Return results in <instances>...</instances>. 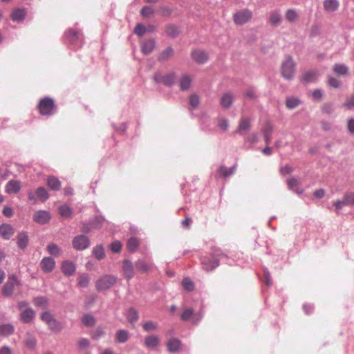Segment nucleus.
<instances>
[{"mask_svg": "<svg viewBox=\"0 0 354 354\" xmlns=\"http://www.w3.org/2000/svg\"><path fill=\"white\" fill-rule=\"evenodd\" d=\"M33 221L39 225H45L51 219V215L46 210H37L32 216Z\"/></svg>", "mask_w": 354, "mask_h": 354, "instance_id": "12", "label": "nucleus"}, {"mask_svg": "<svg viewBox=\"0 0 354 354\" xmlns=\"http://www.w3.org/2000/svg\"><path fill=\"white\" fill-rule=\"evenodd\" d=\"M28 243V236L26 232H21L17 235V246L21 249H24Z\"/></svg>", "mask_w": 354, "mask_h": 354, "instance_id": "27", "label": "nucleus"}, {"mask_svg": "<svg viewBox=\"0 0 354 354\" xmlns=\"http://www.w3.org/2000/svg\"><path fill=\"white\" fill-rule=\"evenodd\" d=\"M38 109L41 115L49 116L55 113L56 106L53 99L46 97L40 100Z\"/></svg>", "mask_w": 354, "mask_h": 354, "instance_id": "2", "label": "nucleus"}, {"mask_svg": "<svg viewBox=\"0 0 354 354\" xmlns=\"http://www.w3.org/2000/svg\"><path fill=\"white\" fill-rule=\"evenodd\" d=\"M15 331V327L10 324H4L0 325V336H8Z\"/></svg>", "mask_w": 354, "mask_h": 354, "instance_id": "31", "label": "nucleus"}, {"mask_svg": "<svg viewBox=\"0 0 354 354\" xmlns=\"http://www.w3.org/2000/svg\"><path fill=\"white\" fill-rule=\"evenodd\" d=\"M333 205L335 207L337 214L339 213V211L344 206L353 207L354 206V192H346L344 193L342 199L336 200L333 202Z\"/></svg>", "mask_w": 354, "mask_h": 354, "instance_id": "5", "label": "nucleus"}, {"mask_svg": "<svg viewBox=\"0 0 354 354\" xmlns=\"http://www.w3.org/2000/svg\"><path fill=\"white\" fill-rule=\"evenodd\" d=\"M40 267L44 272L50 273L55 268V261L51 257H44L40 262Z\"/></svg>", "mask_w": 354, "mask_h": 354, "instance_id": "14", "label": "nucleus"}, {"mask_svg": "<svg viewBox=\"0 0 354 354\" xmlns=\"http://www.w3.org/2000/svg\"><path fill=\"white\" fill-rule=\"evenodd\" d=\"M138 246V241L136 238L131 237L129 239V241L127 242V248L130 252H133L136 251Z\"/></svg>", "mask_w": 354, "mask_h": 354, "instance_id": "51", "label": "nucleus"}, {"mask_svg": "<svg viewBox=\"0 0 354 354\" xmlns=\"http://www.w3.org/2000/svg\"><path fill=\"white\" fill-rule=\"evenodd\" d=\"M19 285V281L15 274L8 277L6 283L4 285L2 292L4 296L8 297L12 295L13 290L16 286Z\"/></svg>", "mask_w": 354, "mask_h": 354, "instance_id": "10", "label": "nucleus"}, {"mask_svg": "<svg viewBox=\"0 0 354 354\" xmlns=\"http://www.w3.org/2000/svg\"><path fill=\"white\" fill-rule=\"evenodd\" d=\"M155 47V41L153 39H149L144 41L141 46V50L142 53L148 55L151 53Z\"/></svg>", "mask_w": 354, "mask_h": 354, "instance_id": "30", "label": "nucleus"}, {"mask_svg": "<svg viewBox=\"0 0 354 354\" xmlns=\"http://www.w3.org/2000/svg\"><path fill=\"white\" fill-rule=\"evenodd\" d=\"M165 32L167 35L171 37H176L179 33L178 27L174 24L167 25L165 28Z\"/></svg>", "mask_w": 354, "mask_h": 354, "instance_id": "42", "label": "nucleus"}, {"mask_svg": "<svg viewBox=\"0 0 354 354\" xmlns=\"http://www.w3.org/2000/svg\"><path fill=\"white\" fill-rule=\"evenodd\" d=\"M203 317V313L199 311L197 313H194V310L192 308L184 307L183 313L181 314V319L185 322H190L192 324H198Z\"/></svg>", "mask_w": 354, "mask_h": 354, "instance_id": "4", "label": "nucleus"}, {"mask_svg": "<svg viewBox=\"0 0 354 354\" xmlns=\"http://www.w3.org/2000/svg\"><path fill=\"white\" fill-rule=\"evenodd\" d=\"M143 328L145 331L149 332L158 328V324L152 321H148L143 324Z\"/></svg>", "mask_w": 354, "mask_h": 354, "instance_id": "55", "label": "nucleus"}, {"mask_svg": "<svg viewBox=\"0 0 354 354\" xmlns=\"http://www.w3.org/2000/svg\"><path fill=\"white\" fill-rule=\"evenodd\" d=\"M93 254L97 259H102L104 257V248L101 245L95 246L93 249Z\"/></svg>", "mask_w": 354, "mask_h": 354, "instance_id": "45", "label": "nucleus"}, {"mask_svg": "<svg viewBox=\"0 0 354 354\" xmlns=\"http://www.w3.org/2000/svg\"><path fill=\"white\" fill-rule=\"evenodd\" d=\"M48 253L53 256L57 257L60 253V248L55 243H50L46 248Z\"/></svg>", "mask_w": 354, "mask_h": 354, "instance_id": "47", "label": "nucleus"}, {"mask_svg": "<svg viewBox=\"0 0 354 354\" xmlns=\"http://www.w3.org/2000/svg\"><path fill=\"white\" fill-rule=\"evenodd\" d=\"M35 313L31 308H26L21 313V319L24 323L28 324L35 318Z\"/></svg>", "mask_w": 354, "mask_h": 354, "instance_id": "20", "label": "nucleus"}, {"mask_svg": "<svg viewBox=\"0 0 354 354\" xmlns=\"http://www.w3.org/2000/svg\"><path fill=\"white\" fill-rule=\"evenodd\" d=\"M147 28L144 25L141 24H138L134 28V33L138 36H142L145 33L147 32Z\"/></svg>", "mask_w": 354, "mask_h": 354, "instance_id": "60", "label": "nucleus"}, {"mask_svg": "<svg viewBox=\"0 0 354 354\" xmlns=\"http://www.w3.org/2000/svg\"><path fill=\"white\" fill-rule=\"evenodd\" d=\"M250 120L247 118H243L240 120L238 129L236 133L242 134L243 131L250 130Z\"/></svg>", "mask_w": 354, "mask_h": 354, "instance_id": "35", "label": "nucleus"}, {"mask_svg": "<svg viewBox=\"0 0 354 354\" xmlns=\"http://www.w3.org/2000/svg\"><path fill=\"white\" fill-rule=\"evenodd\" d=\"M328 84L333 88H339L340 86V82L335 77H328Z\"/></svg>", "mask_w": 354, "mask_h": 354, "instance_id": "62", "label": "nucleus"}, {"mask_svg": "<svg viewBox=\"0 0 354 354\" xmlns=\"http://www.w3.org/2000/svg\"><path fill=\"white\" fill-rule=\"evenodd\" d=\"M59 212L63 217H69L72 213V209L67 205H62L59 208Z\"/></svg>", "mask_w": 354, "mask_h": 354, "instance_id": "48", "label": "nucleus"}, {"mask_svg": "<svg viewBox=\"0 0 354 354\" xmlns=\"http://www.w3.org/2000/svg\"><path fill=\"white\" fill-rule=\"evenodd\" d=\"M129 333L126 330H118L115 334V338L119 343H125L129 339Z\"/></svg>", "mask_w": 354, "mask_h": 354, "instance_id": "38", "label": "nucleus"}, {"mask_svg": "<svg viewBox=\"0 0 354 354\" xmlns=\"http://www.w3.org/2000/svg\"><path fill=\"white\" fill-rule=\"evenodd\" d=\"M299 104V100L297 98L291 97L286 100V106L289 109H294Z\"/></svg>", "mask_w": 354, "mask_h": 354, "instance_id": "61", "label": "nucleus"}, {"mask_svg": "<svg viewBox=\"0 0 354 354\" xmlns=\"http://www.w3.org/2000/svg\"><path fill=\"white\" fill-rule=\"evenodd\" d=\"M192 57L197 63L203 64L207 61L209 56L205 51L196 49L192 51Z\"/></svg>", "mask_w": 354, "mask_h": 354, "instance_id": "17", "label": "nucleus"}, {"mask_svg": "<svg viewBox=\"0 0 354 354\" xmlns=\"http://www.w3.org/2000/svg\"><path fill=\"white\" fill-rule=\"evenodd\" d=\"M34 304L36 306L46 308L48 306V299L44 297H38L34 299Z\"/></svg>", "mask_w": 354, "mask_h": 354, "instance_id": "52", "label": "nucleus"}, {"mask_svg": "<svg viewBox=\"0 0 354 354\" xmlns=\"http://www.w3.org/2000/svg\"><path fill=\"white\" fill-rule=\"evenodd\" d=\"M21 188V184L20 181L15 180H9L6 185V192L11 194H17L18 193Z\"/></svg>", "mask_w": 354, "mask_h": 354, "instance_id": "18", "label": "nucleus"}, {"mask_svg": "<svg viewBox=\"0 0 354 354\" xmlns=\"http://www.w3.org/2000/svg\"><path fill=\"white\" fill-rule=\"evenodd\" d=\"M47 185L52 190H59L61 187V182L58 178L50 176L47 179Z\"/></svg>", "mask_w": 354, "mask_h": 354, "instance_id": "37", "label": "nucleus"}, {"mask_svg": "<svg viewBox=\"0 0 354 354\" xmlns=\"http://www.w3.org/2000/svg\"><path fill=\"white\" fill-rule=\"evenodd\" d=\"M286 19L290 22H294L297 19V14L295 10L289 9L286 11Z\"/></svg>", "mask_w": 354, "mask_h": 354, "instance_id": "56", "label": "nucleus"}, {"mask_svg": "<svg viewBox=\"0 0 354 354\" xmlns=\"http://www.w3.org/2000/svg\"><path fill=\"white\" fill-rule=\"evenodd\" d=\"M95 220L97 223H93L91 225L84 223L82 227V231L84 233H88L90 232L91 227H99L98 223L104 219L102 218H96Z\"/></svg>", "mask_w": 354, "mask_h": 354, "instance_id": "46", "label": "nucleus"}, {"mask_svg": "<svg viewBox=\"0 0 354 354\" xmlns=\"http://www.w3.org/2000/svg\"><path fill=\"white\" fill-rule=\"evenodd\" d=\"M67 39L71 42L77 43V46H81L82 44V35L80 32L73 29H69L65 32Z\"/></svg>", "mask_w": 354, "mask_h": 354, "instance_id": "13", "label": "nucleus"}, {"mask_svg": "<svg viewBox=\"0 0 354 354\" xmlns=\"http://www.w3.org/2000/svg\"><path fill=\"white\" fill-rule=\"evenodd\" d=\"M140 13L144 17H150L154 13V10L149 6H144L140 11Z\"/></svg>", "mask_w": 354, "mask_h": 354, "instance_id": "58", "label": "nucleus"}, {"mask_svg": "<svg viewBox=\"0 0 354 354\" xmlns=\"http://www.w3.org/2000/svg\"><path fill=\"white\" fill-rule=\"evenodd\" d=\"M135 266L138 271L147 272L151 268V264H147L142 260H138L135 263Z\"/></svg>", "mask_w": 354, "mask_h": 354, "instance_id": "39", "label": "nucleus"}, {"mask_svg": "<svg viewBox=\"0 0 354 354\" xmlns=\"http://www.w3.org/2000/svg\"><path fill=\"white\" fill-rule=\"evenodd\" d=\"M233 95L231 93H225L221 98V105L223 109L230 108L233 102Z\"/></svg>", "mask_w": 354, "mask_h": 354, "instance_id": "29", "label": "nucleus"}, {"mask_svg": "<svg viewBox=\"0 0 354 354\" xmlns=\"http://www.w3.org/2000/svg\"><path fill=\"white\" fill-rule=\"evenodd\" d=\"M158 12L162 17H169L172 13V9L167 6L160 7Z\"/></svg>", "mask_w": 354, "mask_h": 354, "instance_id": "59", "label": "nucleus"}, {"mask_svg": "<svg viewBox=\"0 0 354 354\" xmlns=\"http://www.w3.org/2000/svg\"><path fill=\"white\" fill-rule=\"evenodd\" d=\"M122 245L120 241H115L111 244V250L114 253H118L121 250Z\"/></svg>", "mask_w": 354, "mask_h": 354, "instance_id": "64", "label": "nucleus"}, {"mask_svg": "<svg viewBox=\"0 0 354 354\" xmlns=\"http://www.w3.org/2000/svg\"><path fill=\"white\" fill-rule=\"evenodd\" d=\"M122 270L124 276L127 280H130L135 275L133 265L131 261L125 259L122 263Z\"/></svg>", "mask_w": 354, "mask_h": 354, "instance_id": "15", "label": "nucleus"}, {"mask_svg": "<svg viewBox=\"0 0 354 354\" xmlns=\"http://www.w3.org/2000/svg\"><path fill=\"white\" fill-rule=\"evenodd\" d=\"M127 318L131 323L136 322L138 319V313L134 308H131L127 313Z\"/></svg>", "mask_w": 354, "mask_h": 354, "instance_id": "43", "label": "nucleus"}, {"mask_svg": "<svg viewBox=\"0 0 354 354\" xmlns=\"http://www.w3.org/2000/svg\"><path fill=\"white\" fill-rule=\"evenodd\" d=\"M25 345L29 349L33 350L36 347L37 340L35 337L30 333H27L26 335V339L24 341Z\"/></svg>", "mask_w": 354, "mask_h": 354, "instance_id": "32", "label": "nucleus"}, {"mask_svg": "<svg viewBox=\"0 0 354 354\" xmlns=\"http://www.w3.org/2000/svg\"><path fill=\"white\" fill-rule=\"evenodd\" d=\"M48 329L55 333H59L62 330V324L56 319H53L51 322L48 324Z\"/></svg>", "mask_w": 354, "mask_h": 354, "instance_id": "40", "label": "nucleus"}, {"mask_svg": "<svg viewBox=\"0 0 354 354\" xmlns=\"http://www.w3.org/2000/svg\"><path fill=\"white\" fill-rule=\"evenodd\" d=\"M192 78L189 75H183L179 80L180 89L183 91H187L190 87Z\"/></svg>", "mask_w": 354, "mask_h": 354, "instance_id": "21", "label": "nucleus"}, {"mask_svg": "<svg viewBox=\"0 0 354 354\" xmlns=\"http://www.w3.org/2000/svg\"><path fill=\"white\" fill-rule=\"evenodd\" d=\"M28 198L33 203H37L39 201H46L49 198V194L44 187H39L35 191H29L28 192Z\"/></svg>", "mask_w": 354, "mask_h": 354, "instance_id": "7", "label": "nucleus"}, {"mask_svg": "<svg viewBox=\"0 0 354 354\" xmlns=\"http://www.w3.org/2000/svg\"><path fill=\"white\" fill-rule=\"evenodd\" d=\"M182 286L185 290L189 292H191L194 289V284L189 278L183 279L182 281Z\"/></svg>", "mask_w": 354, "mask_h": 354, "instance_id": "50", "label": "nucleus"}, {"mask_svg": "<svg viewBox=\"0 0 354 354\" xmlns=\"http://www.w3.org/2000/svg\"><path fill=\"white\" fill-rule=\"evenodd\" d=\"M173 48L171 47H167L159 55L158 60L162 62H166L173 55Z\"/></svg>", "mask_w": 354, "mask_h": 354, "instance_id": "36", "label": "nucleus"}, {"mask_svg": "<svg viewBox=\"0 0 354 354\" xmlns=\"http://www.w3.org/2000/svg\"><path fill=\"white\" fill-rule=\"evenodd\" d=\"M223 257L227 256L222 252V251L217 248H212L211 249V254L209 256H203L201 258V263L202 268L205 271H212L217 268L219 265V261Z\"/></svg>", "mask_w": 354, "mask_h": 354, "instance_id": "1", "label": "nucleus"}, {"mask_svg": "<svg viewBox=\"0 0 354 354\" xmlns=\"http://www.w3.org/2000/svg\"><path fill=\"white\" fill-rule=\"evenodd\" d=\"M176 75L175 73H170L166 75H162L159 71L155 73L153 76V81L157 84H161L166 86H172L176 80Z\"/></svg>", "mask_w": 354, "mask_h": 354, "instance_id": "6", "label": "nucleus"}, {"mask_svg": "<svg viewBox=\"0 0 354 354\" xmlns=\"http://www.w3.org/2000/svg\"><path fill=\"white\" fill-rule=\"evenodd\" d=\"M62 270L65 275L71 276L75 271V265L69 261H66L62 263Z\"/></svg>", "mask_w": 354, "mask_h": 354, "instance_id": "28", "label": "nucleus"}, {"mask_svg": "<svg viewBox=\"0 0 354 354\" xmlns=\"http://www.w3.org/2000/svg\"><path fill=\"white\" fill-rule=\"evenodd\" d=\"M90 283V277L88 274H82L78 277L77 284L82 288H86Z\"/></svg>", "mask_w": 354, "mask_h": 354, "instance_id": "41", "label": "nucleus"}, {"mask_svg": "<svg viewBox=\"0 0 354 354\" xmlns=\"http://www.w3.org/2000/svg\"><path fill=\"white\" fill-rule=\"evenodd\" d=\"M90 245V241L85 235H78L74 237L73 240V246L77 250H83L88 248Z\"/></svg>", "mask_w": 354, "mask_h": 354, "instance_id": "11", "label": "nucleus"}, {"mask_svg": "<svg viewBox=\"0 0 354 354\" xmlns=\"http://www.w3.org/2000/svg\"><path fill=\"white\" fill-rule=\"evenodd\" d=\"M323 6L327 12H335L338 10L339 2L338 0H324Z\"/></svg>", "mask_w": 354, "mask_h": 354, "instance_id": "22", "label": "nucleus"}, {"mask_svg": "<svg viewBox=\"0 0 354 354\" xmlns=\"http://www.w3.org/2000/svg\"><path fill=\"white\" fill-rule=\"evenodd\" d=\"M218 127L223 131H226L229 127L228 120L224 118H218Z\"/></svg>", "mask_w": 354, "mask_h": 354, "instance_id": "54", "label": "nucleus"}, {"mask_svg": "<svg viewBox=\"0 0 354 354\" xmlns=\"http://www.w3.org/2000/svg\"><path fill=\"white\" fill-rule=\"evenodd\" d=\"M181 342L179 339L174 338L167 342V348L169 352L176 353L177 352L180 346Z\"/></svg>", "mask_w": 354, "mask_h": 354, "instance_id": "34", "label": "nucleus"}, {"mask_svg": "<svg viewBox=\"0 0 354 354\" xmlns=\"http://www.w3.org/2000/svg\"><path fill=\"white\" fill-rule=\"evenodd\" d=\"M82 322L86 326H92L95 324V319L93 315L87 314L83 316Z\"/></svg>", "mask_w": 354, "mask_h": 354, "instance_id": "49", "label": "nucleus"}, {"mask_svg": "<svg viewBox=\"0 0 354 354\" xmlns=\"http://www.w3.org/2000/svg\"><path fill=\"white\" fill-rule=\"evenodd\" d=\"M25 15H26L25 10L21 9V8H17V9H15L12 12V13L10 15V17L13 21L21 22L24 19Z\"/></svg>", "mask_w": 354, "mask_h": 354, "instance_id": "26", "label": "nucleus"}, {"mask_svg": "<svg viewBox=\"0 0 354 354\" xmlns=\"http://www.w3.org/2000/svg\"><path fill=\"white\" fill-rule=\"evenodd\" d=\"M252 17V13L248 9H243L236 12L234 14L233 19L235 24L243 25L247 23Z\"/></svg>", "mask_w": 354, "mask_h": 354, "instance_id": "9", "label": "nucleus"}, {"mask_svg": "<svg viewBox=\"0 0 354 354\" xmlns=\"http://www.w3.org/2000/svg\"><path fill=\"white\" fill-rule=\"evenodd\" d=\"M236 167V165L230 168H227L225 166H221L218 169V175L222 177H228L234 173Z\"/></svg>", "mask_w": 354, "mask_h": 354, "instance_id": "33", "label": "nucleus"}, {"mask_svg": "<svg viewBox=\"0 0 354 354\" xmlns=\"http://www.w3.org/2000/svg\"><path fill=\"white\" fill-rule=\"evenodd\" d=\"M333 70L337 75L344 76L349 74V68L345 64H335Z\"/></svg>", "mask_w": 354, "mask_h": 354, "instance_id": "25", "label": "nucleus"}, {"mask_svg": "<svg viewBox=\"0 0 354 354\" xmlns=\"http://www.w3.org/2000/svg\"><path fill=\"white\" fill-rule=\"evenodd\" d=\"M295 62L290 55L286 57V59L282 63L281 71L282 76L287 80L293 79L295 73Z\"/></svg>", "mask_w": 354, "mask_h": 354, "instance_id": "3", "label": "nucleus"}, {"mask_svg": "<svg viewBox=\"0 0 354 354\" xmlns=\"http://www.w3.org/2000/svg\"><path fill=\"white\" fill-rule=\"evenodd\" d=\"M14 232V228L10 224L4 223L0 225V236L3 239H10Z\"/></svg>", "mask_w": 354, "mask_h": 354, "instance_id": "19", "label": "nucleus"}, {"mask_svg": "<svg viewBox=\"0 0 354 354\" xmlns=\"http://www.w3.org/2000/svg\"><path fill=\"white\" fill-rule=\"evenodd\" d=\"M319 75L316 71H308L305 72L301 77V82L302 83L308 84L315 82Z\"/></svg>", "mask_w": 354, "mask_h": 354, "instance_id": "16", "label": "nucleus"}, {"mask_svg": "<svg viewBox=\"0 0 354 354\" xmlns=\"http://www.w3.org/2000/svg\"><path fill=\"white\" fill-rule=\"evenodd\" d=\"M160 344V339L156 335H150L145 338V346L149 349H154Z\"/></svg>", "mask_w": 354, "mask_h": 354, "instance_id": "24", "label": "nucleus"}, {"mask_svg": "<svg viewBox=\"0 0 354 354\" xmlns=\"http://www.w3.org/2000/svg\"><path fill=\"white\" fill-rule=\"evenodd\" d=\"M287 184L290 189L294 190V188L298 185L299 180L297 178L292 177L287 180Z\"/></svg>", "mask_w": 354, "mask_h": 354, "instance_id": "63", "label": "nucleus"}, {"mask_svg": "<svg viewBox=\"0 0 354 354\" xmlns=\"http://www.w3.org/2000/svg\"><path fill=\"white\" fill-rule=\"evenodd\" d=\"M116 280L117 278L114 275H104L96 281V288L98 290H107L116 283Z\"/></svg>", "mask_w": 354, "mask_h": 354, "instance_id": "8", "label": "nucleus"}, {"mask_svg": "<svg viewBox=\"0 0 354 354\" xmlns=\"http://www.w3.org/2000/svg\"><path fill=\"white\" fill-rule=\"evenodd\" d=\"M189 105L192 109H196L198 106L200 104L199 97L196 94H192L190 95L189 99Z\"/></svg>", "mask_w": 354, "mask_h": 354, "instance_id": "57", "label": "nucleus"}, {"mask_svg": "<svg viewBox=\"0 0 354 354\" xmlns=\"http://www.w3.org/2000/svg\"><path fill=\"white\" fill-rule=\"evenodd\" d=\"M281 21V16L279 12H273L270 14V22L272 26H278Z\"/></svg>", "mask_w": 354, "mask_h": 354, "instance_id": "44", "label": "nucleus"}, {"mask_svg": "<svg viewBox=\"0 0 354 354\" xmlns=\"http://www.w3.org/2000/svg\"><path fill=\"white\" fill-rule=\"evenodd\" d=\"M55 319L53 314L49 311L43 312L41 314V319L45 322L47 325L49 324L53 319Z\"/></svg>", "mask_w": 354, "mask_h": 354, "instance_id": "53", "label": "nucleus"}, {"mask_svg": "<svg viewBox=\"0 0 354 354\" xmlns=\"http://www.w3.org/2000/svg\"><path fill=\"white\" fill-rule=\"evenodd\" d=\"M272 125L270 122H266L262 129L264 140L267 145H268L272 140Z\"/></svg>", "mask_w": 354, "mask_h": 354, "instance_id": "23", "label": "nucleus"}]
</instances>
